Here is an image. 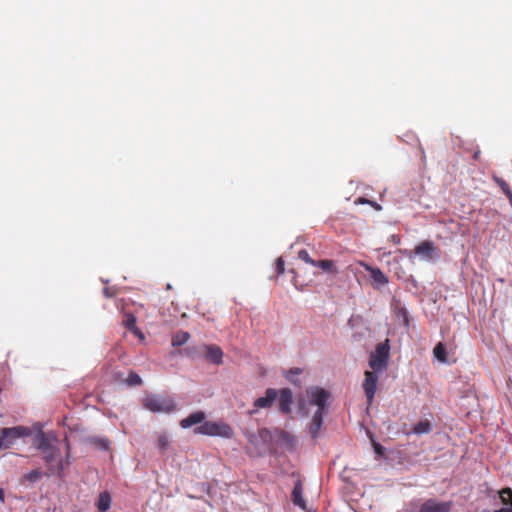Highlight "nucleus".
<instances>
[{"label": "nucleus", "instance_id": "6ab92c4d", "mask_svg": "<svg viewBox=\"0 0 512 512\" xmlns=\"http://www.w3.org/2000/svg\"><path fill=\"white\" fill-rule=\"evenodd\" d=\"M124 325L127 329L132 331L134 334L139 335L141 338H143V335L136 327V318L132 314H127L125 316Z\"/></svg>", "mask_w": 512, "mask_h": 512}, {"label": "nucleus", "instance_id": "cd10ccee", "mask_svg": "<svg viewBox=\"0 0 512 512\" xmlns=\"http://www.w3.org/2000/svg\"><path fill=\"white\" fill-rule=\"evenodd\" d=\"M141 377L134 373V372H131L128 376V378L126 379V382L128 385L130 386H136V385H139L141 384Z\"/></svg>", "mask_w": 512, "mask_h": 512}, {"label": "nucleus", "instance_id": "f3484780", "mask_svg": "<svg viewBox=\"0 0 512 512\" xmlns=\"http://www.w3.org/2000/svg\"><path fill=\"white\" fill-rule=\"evenodd\" d=\"M189 338H190L189 333L184 332V331H179L175 335H173L171 344L174 347H180V346L186 344L187 341L189 340Z\"/></svg>", "mask_w": 512, "mask_h": 512}, {"label": "nucleus", "instance_id": "c756f323", "mask_svg": "<svg viewBox=\"0 0 512 512\" xmlns=\"http://www.w3.org/2000/svg\"><path fill=\"white\" fill-rule=\"evenodd\" d=\"M276 270L279 275L283 274L285 271L284 261H283L282 257H279L276 261Z\"/></svg>", "mask_w": 512, "mask_h": 512}, {"label": "nucleus", "instance_id": "9b49d317", "mask_svg": "<svg viewBox=\"0 0 512 512\" xmlns=\"http://www.w3.org/2000/svg\"><path fill=\"white\" fill-rule=\"evenodd\" d=\"M415 254L420 256L422 260L430 261L437 258V249L431 241H423L416 246L414 250Z\"/></svg>", "mask_w": 512, "mask_h": 512}, {"label": "nucleus", "instance_id": "20e7f679", "mask_svg": "<svg viewBox=\"0 0 512 512\" xmlns=\"http://www.w3.org/2000/svg\"><path fill=\"white\" fill-rule=\"evenodd\" d=\"M390 358V344L386 339L384 342L377 344L374 352L371 353L369 358V366L375 372H383L387 366Z\"/></svg>", "mask_w": 512, "mask_h": 512}, {"label": "nucleus", "instance_id": "1a4fd4ad", "mask_svg": "<svg viewBox=\"0 0 512 512\" xmlns=\"http://www.w3.org/2000/svg\"><path fill=\"white\" fill-rule=\"evenodd\" d=\"M278 398V391L274 388H268L265 396L259 397L254 401V409L249 412L250 415L257 413L259 409L270 408Z\"/></svg>", "mask_w": 512, "mask_h": 512}, {"label": "nucleus", "instance_id": "ddd939ff", "mask_svg": "<svg viewBox=\"0 0 512 512\" xmlns=\"http://www.w3.org/2000/svg\"><path fill=\"white\" fill-rule=\"evenodd\" d=\"M419 512H450V504L447 502L428 500L421 505Z\"/></svg>", "mask_w": 512, "mask_h": 512}, {"label": "nucleus", "instance_id": "4468645a", "mask_svg": "<svg viewBox=\"0 0 512 512\" xmlns=\"http://www.w3.org/2000/svg\"><path fill=\"white\" fill-rule=\"evenodd\" d=\"M205 357L213 364L219 365L222 363L223 352L220 347L216 345H204Z\"/></svg>", "mask_w": 512, "mask_h": 512}, {"label": "nucleus", "instance_id": "b1692460", "mask_svg": "<svg viewBox=\"0 0 512 512\" xmlns=\"http://www.w3.org/2000/svg\"><path fill=\"white\" fill-rule=\"evenodd\" d=\"M316 267H320L322 270L328 271V272H334L335 271V269H334V262L332 260L317 261V266Z\"/></svg>", "mask_w": 512, "mask_h": 512}, {"label": "nucleus", "instance_id": "393cba45", "mask_svg": "<svg viewBox=\"0 0 512 512\" xmlns=\"http://www.w3.org/2000/svg\"><path fill=\"white\" fill-rule=\"evenodd\" d=\"M493 180L501 188V190L503 191V193L505 195L511 191L507 182L505 180H503L502 178H500L496 175H493Z\"/></svg>", "mask_w": 512, "mask_h": 512}, {"label": "nucleus", "instance_id": "f03ea898", "mask_svg": "<svg viewBox=\"0 0 512 512\" xmlns=\"http://www.w3.org/2000/svg\"><path fill=\"white\" fill-rule=\"evenodd\" d=\"M205 417L206 415L203 411L193 412L180 421V426L183 429H187L200 424L194 429L195 434L222 438H231L233 436V430L228 424L223 421H204Z\"/></svg>", "mask_w": 512, "mask_h": 512}, {"label": "nucleus", "instance_id": "a878e982", "mask_svg": "<svg viewBox=\"0 0 512 512\" xmlns=\"http://www.w3.org/2000/svg\"><path fill=\"white\" fill-rule=\"evenodd\" d=\"M301 373V369L299 368H294V369H290L286 374H285V377L286 379L293 383V384H298L297 383V379H296V376H298L299 374Z\"/></svg>", "mask_w": 512, "mask_h": 512}, {"label": "nucleus", "instance_id": "9d476101", "mask_svg": "<svg viewBox=\"0 0 512 512\" xmlns=\"http://www.w3.org/2000/svg\"><path fill=\"white\" fill-rule=\"evenodd\" d=\"M364 269L369 272L371 277L372 286L376 289H381L388 284V277L378 267H373L369 264L362 263Z\"/></svg>", "mask_w": 512, "mask_h": 512}, {"label": "nucleus", "instance_id": "f8f14e48", "mask_svg": "<svg viewBox=\"0 0 512 512\" xmlns=\"http://www.w3.org/2000/svg\"><path fill=\"white\" fill-rule=\"evenodd\" d=\"M279 409L283 414L291 413V405L293 403V393L289 388H283L278 392Z\"/></svg>", "mask_w": 512, "mask_h": 512}, {"label": "nucleus", "instance_id": "473e14b6", "mask_svg": "<svg viewBox=\"0 0 512 512\" xmlns=\"http://www.w3.org/2000/svg\"><path fill=\"white\" fill-rule=\"evenodd\" d=\"M361 202L362 203H369L372 207H374V209L381 210V206L378 203H376V202H371V201H368V200H362Z\"/></svg>", "mask_w": 512, "mask_h": 512}, {"label": "nucleus", "instance_id": "aec40b11", "mask_svg": "<svg viewBox=\"0 0 512 512\" xmlns=\"http://www.w3.org/2000/svg\"><path fill=\"white\" fill-rule=\"evenodd\" d=\"M432 426L428 420L420 421L413 428V433L417 435L427 434L431 431Z\"/></svg>", "mask_w": 512, "mask_h": 512}, {"label": "nucleus", "instance_id": "423d86ee", "mask_svg": "<svg viewBox=\"0 0 512 512\" xmlns=\"http://www.w3.org/2000/svg\"><path fill=\"white\" fill-rule=\"evenodd\" d=\"M0 433L4 438L5 448H10L18 439L31 436L32 430L29 427L19 425L2 428Z\"/></svg>", "mask_w": 512, "mask_h": 512}, {"label": "nucleus", "instance_id": "dca6fc26", "mask_svg": "<svg viewBox=\"0 0 512 512\" xmlns=\"http://www.w3.org/2000/svg\"><path fill=\"white\" fill-rule=\"evenodd\" d=\"M499 497L501 502L504 505H509V507H504L493 512H512V490L510 488H505L499 491Z\"/></svg>", "mask_w": 512, "mask_h": 512}, {"label": "nucleus", "instance_id": "2f4dec72", "mask_svg": "<svg viewBox=\"0 0 512 512\" xmlns=\"http://www.w3.org/2000/svg\"><path fill=\"white\" fill-rule=\"evenodd\" d=\"M103 293L108 298H111L115 295V291L110 288H104Z\"/></svg>", "mask_w": 512, "mask_h": 512}, {"label": "nucleus", "instance_id": "f257e3e1", "mask_svg": "<svg viewBox=\"0 0 512 512\" xmlns=\"http://www.w3.org/2000/svg\"><path fill=\"white\" fill-rule=\"evenodd\" d=\"M330 393L319 386L307 387L305 393L297 399L298 413L302 417L311 415L308 433L317 439L323 424V415L329 409Z\"/></svg>", "mask_w": 512, "mask_h": 512}, {"label": "nucleus", "instance_id": "bb28decb", "mask_svg": "<svg viewBox=\"0 0 512 512\" xmlns=\"http://www.w3.org/2000/svg\"><path fill=\"white\" fill-rule=\"evenodd\" d=\"M298 257L299 259L303 260L304 262L312 266H317V261L313 260L306 250H300L298 253Z\"/></svg>", "mask_w": 512, "mask_h": 512}, {"label": "nucleus", "instance_id": "7ed1b4c3", "mask_svg": "<svg viewBox=\"0 0 512 512\" xmlns=\"http://www.w3.org/2000/svg\"><path fill=\"white\" fill-rule=\"evenodd\" d=\"M43 454V460L47 466V476H58L63 477L65 466L70 464L68 453L63 459L60 453V449L56 446H52L49 450H46Z\"/></svg>", "mask_w": 512, "mask_h": 512}, {"label": "nucleus", "instance_id": "0eeeda50", "mask_svg": "<svg viewBox=\"0 0 512 512\" xmlns=\"http://www.w3.org/2000/svg\"><path fill=\"white\" fill-rule=\"evenodd\" d=\"M56 441L57 438L52 432H44L40 427L37 428L33 438L35 448L42 453L54 446Z\"/></svg>", "mask_w": 512, "mask_h": 512}, {"label": "nucleus", "instance_id": "c9c22d12", "mask_svg": "<svg viewBox=\"0 0 512 512\" xmlns=\"http://www.w3.org/2000/svg\"><path fill=\"white\" fill-rule=\"evenodd\" d=\"M479 154H480V152H479V151L475 152V153H474V159H478Z\"/></svg>", "mask_w": 512, "mask_h": 512}, {"label": "nucleus", "instance_id": "7c9ffc66", "mask_svg": "<svg viewBox=\"0 0 512 512\" xmlns=\"http://www.w3.org/2000/svg\"><path fill=\"white\" fill-rule=\"evenodd\" d=\"M374 451L378 455H382L384 452V448L377 442L373 443Z\"/></svg>", "mask_w": 512, "mask_h": 512}, {"label": "nucleus", "instance_id": "4be33fe9", "mask_svg": "<svg viewBox=\"0 0 512 512\" xmlns=\"http://www.w3.org/2000/svg\"><path fill=\"white\" fill-rule=\"evenodd\" d=\"M42 476H43V473L39 469H34V470H31L29 473H27L24 476V479L31 483H34V482L40 480L42 478Z\"/></svg>", "mask_w": 512, "mask_h": 512}, {"label": "nucleus", "instance_id": "f704fd0d", "mask_svg": "<svg viewBox=\"0 0 512 512\" xmlns=\"http://www.w3.org/2000/svg\"><path fill=\"white\" fill-rule=\"evenodd\" d=\"M0 501L4 502V492L1 488H0Z\"/></svg>", "mask_w": 512, "mask_h": 512}, {"label": "nucleus", "instance_id": "72a5a7b5", "mask_svg": "<svg viewBox=\"0 0 512 512\" xmlns=\"http://www.w3.org/2000/svg\"><path fill=\"white\" fill-rule=\"evenodd\" d=\"M399 312L403 315L404 323L406 325H408V314H407V311L405 309H400Z\"/></svg>", "mask_w": 512, "mask_h": 512}, {"label": "nucleus", "instance_id": "c85d7f7f", "mask_svg": "<svg viewBox=\"0 0 512 512\" xmlns=\"http://www.w3.org/2000/svg\"><path fill=\"white\" fill-rule=\"evenodd\" d=\"M95 444L101 450H108L110 446V442L106 438H97L95 439Z\"/></svg>", "mask_w": 512, "mask_h": 512}, {"label": "nucleus", "instance_id": "39448f33", "mask_svg": "<svg viewBox=\"0 0 512 512\" xmlns=\"http://www.w3.org/2000/svg\"><path fill=\"white\" fill-rule=\"evenodd\" d=\"M147 410L154 413H170L175 410V403L172 398L160 395H150L144 400Z\"/></svg>", "mask_w": 512, "mask_h": 512}, {"label": "nucleus", "instance_id": "a211bd4d", "mask_svg": "<svg viewBox=\"0 0 512 512\" xmlns=\"http://www.w3.org/2000/svg\"><path fill=\"white\" fill-rule=\"evenodd\" d=\"M111 506V497L107 492H103L100 494L98 502H97V508L101 512L107 511Z\"/></svg>", "mask_w": 512, "mask_h": 512}, {"label": "nucleus", "instance_id": "6e6552de", "mask_svg": "<svg viewBox=\"0 0 512 512\" xmlns=\"http://www.w3.org/2000/svg\"><path fill=\"white\" fill-rule=\"evenodd\" d=\"M378 373L373 371L365 372V380L363 382V389L369 404L373 402L378 382Z\"/></svg>", "mask_w": 512, "mask_h": 512}, {"label": "nucleus", "instance_id": "5701e85b", "mask_svg": "<svg viewBox=\"0 0 512 512\" xmlns=\"http://www.w3.org/2000/svg\"><path fill=\"white\" fill-rule=\"evenodd\" d=\"M170 445V439L167 434L163 433L158 438V447L162 452H165Z\"/></svg>", "mask_w": 512, "mask_h": 512}, {"label": "nucleus", "instance_id": "412c9836", "mask_svg": "<svg viewBox=\"0 0 512 512\" xmlns=\"http://www.w3.org/2000/svg\"><path fill=\"white\" fill-rule=\"evenodd\" d=\"M433 353H434V356L435 358L442 362V363H446L447 362V358H446V348L444 346L443 343H438L435 347H434V350H433Z\"/></svg>", "mask_w": 512, "mask_h": 512}, {"label": "nucleus", "instance_id": "2eb2a0df", "mask_svg": "<svg viewBox=\"0 0 512 512\" xmlns=\"http://www.w3.org/2000/svg\"><path fill=\"white\" fill-rule=\"evenodd\" d=\"M302 493H303V487H302L301 482L298 481V482H296V484L293 488L291 498H292V502L294 505L300 507L301 509H305L306 503L303 499Z\"/></svg>", "mask_w": 512, "mask_h": 512}]
</instances>
